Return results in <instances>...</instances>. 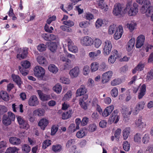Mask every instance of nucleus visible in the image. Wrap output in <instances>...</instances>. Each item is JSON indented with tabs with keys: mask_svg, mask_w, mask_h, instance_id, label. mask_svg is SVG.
Wrapping results in <instances>:
<instances>
[{
	"mask_svg": "<svg viewBox=\"0 0 153 153\" xmlns=\"http://www.w3.org/2000/svg\"><path fill=\"white\" fill-rule=\"evenodd\" d=\"M136 25V24L135 23L132 22H131L129 24H128L127 26L130 31L131 32H132L134 30L135 27Z\"/></svg>",
	"mask_w": 153,
	"mask_h": 153,
	"instance_id": "52",
	"label": "nucleus"
},
{
	"mask_svg": "<svg viewBox=\"0 0 153 153\" xmlns=\"http://www.w3.org/2000/svg\"><path fill=\"white\" fill-rule=\"evenodd\" d=\"M22 151L23 153H28L30 151L31 148L27 144H25L22 145Z\"/></svg>",
	"mask_w": 153,
	"mask_h": 153,
	"instance_id": "30",
	"label": "nucleus"
},
{
	"mask_svg": "<svg viewBox=\"0 0 153 153\" xmlns=\"http://www.w3.org/2000/svg\"><path fill=\"white\" fill-rule=\"evenodd\" d=\"M58 129V127L55 125L52 126L51 129V135H54Z\"/></svg>",
	"mask_w": 153,
	"mask_h": 153,
	"instance_id": "62",
	"label": "nucleus"
},
{
	"mask_svg": "<svg viewBox=\"0 0 153 153\" xmlns=\"http://www.w3.org/2000/svg\"><path fill=\"white\" fill-rule=\"evenodd\" d=\"M21 65L22 68L27 69L30 66V63L29 61L26 60L22 62Z\"/></svg>",
	"mask_w": 153,
	"mask_h": 153,
	"instance_id": "42",
	"label": "nucleus"
},
{
	"mask_svg": "<svg viewBox=\"0 0 153 153\" xmlns=\"http://www.w3.org/2000/svg\"><path fill=\"white\" fill-rule=\"evenodd\" d=\"M135 43L134 38H131L128 42L126 45V49L128 51H131L133 48Z\"/></svg>",
	"mask_w": 153,
	"mask_h": 153,
	"instance_id": "24",
	"label": "nucleus"
},
{
	"mask_svg": "<svg viewBox=\"0 0 153 153\" xmlns=\"http://www.w3.org/2000/svg\"><path fill=\"white\" fill-rule=\"evenodd\" d=\"M130 128L129 127L125 128L123 131V137L124 140L128 138L130 133Z\"/></svg>",
	"mask_w": 153,
	"mask_h": 153,
	"instance_id": "34",
	"label": "nucleus"
},
{
	"mask_svg": "<svg viewBox=\"0 0 153 153\" xmlns=\"http://www.w3.org/2000/svg\"><path fill=\"white\" fill-rule=\"evenodd\" d=\"M145 65L143 63L141 62H140L138 64L136 67V69H137L139 71H142L144 68Z\"/></svg>",
	"mask_w": 153,
	"mask_h": 153,
	"instance_id": "58",
	"label": "nucleus"
},
{
	"mask_svg": "<svg viewBox=\"0 0 153 153\" xmlns=\"http://www.w3.org/2000/svg\"><path fill=\"white\" fill-rule=\"evenodd\" d=\"M90 68L88 65H85L84 67L83 70V74L85 75H87L90 72Z\"/></svg>",
	"mask_w": 153,
	"mask_h": 153,
	"instance_id": "54",
	"label": "nucleus"
},
{
	"mask_svg": "<svg viewBox=\"0 0 153 153\" xmlns=\"http://www.w3.org/2000/svg\"><path fill=\"white\" fill-rule=\"evenodd\" d=\"M147 78L148 80H151L153 79V70L151 69L147 74Z\"/></svg>",
	"mask_w": 153,
	"mask_h": 153,
	"instance_id": "63",
	"label": "nucleus"
},
{
	"mask_svg": "<svg viewBox=\"0 0 153 153\" xmlns=\"http://www.w3.org/2000/svg\"><path fill=\"white\" fill-rule=\"evenodd\" d=\"M99 68L100 71H105L107 68V67L105 62H102L99 66Z\"/></svg>",
	"mask_w": 153,
	"mask_h": 153,
	"instance_id": "57",
	"label": "nucleus"
},
{
	"mask_svg": "<svg viewBox=\"0 0 153 153\" xmlns=\"http://www.w3.org/2000/svg\"><path fill=\"white\" fill-rule=\"evenodd\" d=\"M112 74V72L110 71L104 73L102 76V83L105 84L108 82L111 78Z\"/></svg>",
	"mask_w": 153,
	"mask_h": 153,
	"instance_id": "8",
	"label": "nucleus"
},
{
	"mask_svg": "<svg viewBox=\"0 0 153 153\" xmlns=\"http://www.w3.org/2000/svg\"><path fill=\"white\" fill-rule=\"evenodd\" d=\"M79 73V70L78 67H74L70 71L69 74L72 78L77 77Z\"/></svg>",
	"mask_w": 153,
	"mask_h": 153,
	"instance_id": "17",
	"label": "nucleus"
},
{
	"mask_svg": "<svg viewBox=\"0 0 153 153\" xmlns=\"http://www.w3.org/2000/svg\"><path fill=\"white\" fill-rule=\"evenodd\" d=\"M46 45L43 44H39L37 47L38 50L40 52L45 51L46 50Z\"/></svg>",
	"mask_w": 153,
	"mask_h": 153,
	"instance_id": "49",
	"label": "nucleus"
},
{
	"mask_svg": "<svg viewBox=\"0 0 153 153\" xmlns=\"http://www.w3.org/2000/svg\"><path fill=\"white\" fill-rule=\"evenodd\" d=\"M136 125L139 128H142L146 125V123L142 120L141 117H140L135 122Z\"/></svg>",
	"mask_w": 153,
	"mask_h": 153,
	"instance_id": "27",
	"label": "nucleus"
},
{
	"mask_svg": "<svg viewBox=\"0 0 153 153\" xmlns=\"http://www.w3.org/2000/svg\"><path fill=\"white\" fill-rule=\"evenodd\" d=\"M146 86L145 84H143L141 86L140 92L138 93V98L139 99H141L146 94Z\"/></svg>",
	"mask_w": 153,
	"mask_h": 153,
	"instance_id": "21",
	"label": "nucleus"
},
{
	"mask_svg": "<svg viewBox=\"0 0 153 153\" xmlns=\"http://www.w3.org/2000/svg\"><path fill=\"white\" fill-rule=\"evenodd\" d=\"M62 86L59 84H56L53 88V90L57 93L59 94L62 90Z\"/></svg>",
	"mask_w": 153,
	"mask_h": 153,
	"instance_id": "44",
	"label": "nucleus"
},
{
	"mask_svg": "<svg viewBox=\"0 0 153 153\" xmlns=\"http://www.w3.org/2000/svg\"><path fill=\"white\" fill-rule=\"evenodd\" d=\"M101 53V51L100 50H97L96 52H90L89 55L91 58H94L100 55Z\"/></svg>",
	"mask_w": 153,
	"mask_h": 153,
	"instance_id": "36",
	"label": "nucleus"
},
{
	"mask_svg": "<svg viewBox=\"0 0 153 153\" xmlns=\"http://www.w3.org/2000/svg\"><path fill=\"white\" fill-rule=\"evenodd\" d=\"M94 47L97 48H99L102 43V41L98 38H96L94 41Z\"/></svg>",
	"mask_w": 153,
	"mask_h": 153,
	"instance_id": "45",
	"label": "nucleus"
},
{
	"mask_svg": "<svg viewBox=\"0 0 153 153\" xmlns=\"http://www.w3.org/2000/svg\"><path fill=\"white\" fill-rule=\"evenodd\" d=\"M0 98L6 101H9L10 98L8 94L6 91H3L0 92Z\"/></svg>",
	"mask_w": 153,
	"mask_h": 153,
	"instance_id": "28",
	"label": "nucleus"
},
{
	"mask_svg": "<svg viewBox=\"0 0 153 153\" xmlns=\"http://www.w3.org/2000/svg\"><path fill=\"white\" fill-rule=\"evenodd\" d=\"M56 18V16L54 15L49 18L46 21L48 25L50 24L53 21H55Z\"/></svg>",
	"mask_w": 153,
	"mask_h": 153,
	"instance_id": "64",
	"label": "nucleus"
},
{
	"mask_svg": "<svg viewBox=\"0 0 153 153\" xmlns=\"http://www.w3.org/2000/svg\"><path fill=\"white\" fill-rule=\"evenodd\" d=\"M48 47L52 52H54L57 48V45L55 42H51L48 43Z\"/></svg>",
	"mask_w": 153,
	"mask_h": 153,
	"instance_id": "33",
	"label": "nucleus"
},
{
	"mask_svg": "<svg viewBox=\"0 0 153 153\" xmlns=\"http://www.w3.org/2000/svg\"><path fill=\"white\" fill-rule=\"evenodd\" d=\"M68 50L72 52L76 53L78 51L77 47L74 45V43L70 39H68Z\"/></svg>",
	"mask_w": 153,
	"mask_h": 153,
	"instance_id": "14",
	"label": "nucleus"
},
{
	"mask_svg": "<svg viewBox=\"0 0 153 153\" xmlns=\"http://www.w3.org/2000/svg\"><path fill=\"white\" fill-rule=\"evenodd\" d=\"M145 36L143 35H140L137 38L136 47V48H141L144 44L145 41Z\"/></svg>",
	"mask_w": 153,
	"mask_h": 153,
	"instance_id": "12",
	"label": "nucleus"
},
{
	"mask_svg": "<svg viewBox=\"0 0 153 153\" xmlns=\"http://www.w3.org/2000/svg\"><path fill=\"white\" fill-rule=\"evenodd\" d=\"M123 148L126 151H128L130 148V144L128 143L127 141L124 142L123 143Z\"/></svg>",
	"mask_w": 153,
	"mask_h": 153,
	"instance_id": "53",
	"label": "nucleus"
},
{
	"mask_svg": "<svg viewBox=\"0 0 153 153\" xmlns=\"http://www.w3.org/2000/svg\"><path fill=\"white\" fill-rule=\"evenodd\" d=\"M145 104V102L144 101L139 102L136 105L135 110L133 111V114L134 115H137L140 111L144 108Z\"/></svg>",
	"mask_w": 153,
	"mask_h": 153,
	"instance_id": "7",
	"label": "nucleus"
},
{
	"mask_svg": "<svg viewBox=\"0 0 153 153\" xmlns=\"http://www.w3.org/2000/svg\"><path fill=\"white\" fill-rule=\"evenodd\" d=\"M134 141L137 143L140 142L141 141L140 134L139 133H137L134 136Z\"/></svg>",
	"mask_w": 153,
	"mask_h": 153,
	"instance_id": "56",
	"label": "nucleus"
},
{
	"mask_svg": "<svg viewBox=\"0 0 153 153\" xmlns=\"http://www.w3.org/2000/svg\"><path fill=\"white\" fill-rule=\"evenodd\" d=\"M11 77L13 81L16 83L19 88H20L22 82V81L20 77L18 75L13 74L11 75Z\"/></svg>",
	"mask_w": 153,
	"mask_h": 153,
	"instance_id": "20",
	"label": "nucleus"
},
{
	"mask_svg": "<svg viewBox=\"0 0 153 153\" xmlns=\"http://www.w3.org/2000/svg\"><path fill=\"white\" fill-rule=\"evenodd\" d=\"M44 113V110L41 108L35 110L33 111V114L34 115L39 117L43 116Z\"/></svg>",
	"mask_w": 153,
	"mask_h": 153,
	"instance_id": "29",
	"label": "nucleus"
},
{
	"mask_svg": "<svg viewBox=\"0 0 153 153\" xmlns=\"http://www.w3.org/2000/svg\"><path fill=\"white\" fill-rule=\"evenodd\" d=\"M76 129H77L76 128L75 124L72 123L70 125L68 129V132L71 133L74 132Z\"/></svg>",
	"mask_w": 153,
	"mask_h": 153,
	"instance_id": "41",
	"label": "nucleus"
},
{
	"mask_svg": "<svg viewBox=\"0 0 153 153\" xmlns=\"http://www.w3.org/2000/svg\"><path fill=\"white\" fill-rule=\"evenodd\" d=\"M123 7L121 4L119 3L116 4L114 6L113 13L115 16H118L120 14Z\"/></svg>",
	"mask_w": 153,
	"mask_h": 153,
	"instance_id": "9",
	"label": "nucleus"
},
{
	"mask_svg": "<svg viewBox=\"0 0 153 153\" xmlns=\"http://www.w3.org/2000/svg\"><path fill=\"white\" fill-rule=\"evenodd\" d=\"M19 149L16 147H10L7 149L6 153H18Z\"/></svg>",
	"mask_w": 153,
	"mask_h": 153,
	"instance_id": "35",
	"label": "nucleus"
},
{
	"mask_svg": "<svg viewBox=\"0 0 153 153\" xmlns=\"http://www.w3.org/2000/svg\"><path fill=\"white\" fill-rule=\"evenodd\" d=\"M27 49L26 48L23 49L21 54H18L17 55L16 57L20 60L25 58L27 56Z\"/></svg>",
	"mask_w": 153,
	"mask_h": 153,
	"instance_id": "26",
	"label": "nucleus"
},
{
	"mask_svg": "<svg viewBox=\"0 0 153 153\" xmlns=\"http://www.w3.org/2000/svg\"><path fill=\"white\" fill-rule=\"evenodd\" d=\"M9 141L11 144L15 145H19L21 143L20 139L15 137H10L9 139Z\"/></svg>",
	"mask_w": 153,
	"mask_h": 153,
	"instance_id": "25",
	"label": "nucleus"
},
{
	"mask_svg": "<svg viewBox=\"0 0 153 153\" xmlns=\"http://www.w3.org/2000/svg\"><path fill=\"white\" fill-rule=\"evenodd\" d=\"M85 130L84 129H82L78 131L76 134V137L79 138H81L86 135L85 132Z\"/></svg>",
	"mask_w": 153,
	"mask_h": 153,
	"instance_id": "31",
	"label": "nucleus"
},
{
	"mask_svg": "<svg viewBox=\"0 0 153 153\" xmlns=\"http://www.w3.org/2000/svg\"><path fill=\"white\" fill-rule=\"evenodd\" d=\"M99 67V63L96 62H92L91 65V70L92 72L97 71Z\"/></svg>",
	"mask_w": 153,
	"mask_h": 153,
	"instance_id": "32",
	"label": "nucleus"
},
{
	"mask_svg": "<svg viewBox=\"0 0 153 153\" xmlns=\"http://www.w3.org/2000/svg\"><path fill=\"white\" fill-rule=\"evenodd\" d=\"M49 124V121L46 118L41 119L38 122V125L41 129L44 130Z\"/></svg>",
	"mask_w": 153,
	"mask_h": 153,
	"instance_id": "15",
	"label": "nucleus"
},
{
	"mask_svg": "<svg viewBox=\"0 0 153 153\" xmlns=\"http://www.w3.org/2000/svg\"><path fill=\"white\" fill-rule=\"evenodd\" d=\"M123 28L122 26L119 25L115 32V33L114 34V38L115 39L118 40L120 38L123 33Z\"/></svg>",
	"mask_w": 153,
	"mask_h": 153,
	"instance_id": "13",
	"label": "nucleus"
},
{
	"mask_svg": "<svg viewBox=\"0 0 153 153\" xmlns=\"http://www.w3.org/2000/svg\"><path fill=\"white\" fill-rule=\"evenodd\" d=\"M15 118L14 114L12 112H8L7 114L4 115L2 118L3 123L5 125H9L11 123L12 121L14 120Z\"/></svg>",
	"mask_w": 153,
	"mask_h": 153,
	"instance_id": "1",
	"label": "nucleus"
},
{
	"mask_svg": "<svg viewBox=\"0 0 153 153\" xmlns=\"http://www.w3.org/2000/svg\"><path fill=\"white\" fill-rule=\"evenodd\" d=\"M88 98V96L87 95H85L82 97L80 98L79 100V104L81 107L84 110H86L88 108V105L87 103L85 102Z\"/></svg>",
	"mask_w": 153,
	"mask_h": 153,
	"instance_id": "10",
	"label": "nucleus"
},
{
	"mask_svg": "<svg viewBox=\"0 0 153 153\" xmlns=\"http://www.w3.org/2000/svg\"><path fill=\"white\" fill-rule=\"evenodd\" d=\"M110 94L111 96L114 97H116L118 95V91L117 88L114 87L111 91Z\"/></svg>",
	"mask_w": 153,
	"mask_h": 153,
	"instance_id": "40",
	"label": "nucleus"
},
{
	"mask_svg": "<svg viewBox=\"0 0 153 153\" xmlns=\"http://www.w3.org/2000/svg\"><path fill=\"white\" fill-rule=\"evenodd\" d=\"M93 39L87 36L82 37L80 40L81 44L83 46H91L93 45Z\"/></svg>",
	"mask_w": 153,
	"mask_h": 153,
	"instance_id": "4",
	"label": "nucleus"
},
{
	"mask_svg": "<svg viewBox=\"0 0 153 153\" xmlns=\"http://www.w3.org/2000/svg\"><path fill=\"white\" fill-rule=\"evenodd\" d=\"M149 135L148 134H146L144 135V137L142 138V141L143 143H147L149 140Z\"/></svg>",
	"mask_w": 153,
	"mask_h": 153,
	"instance_id": "59",
	"label": "nucleus"
},
{
	"mask_svg": "<svg viewBox=\"0 0 153 153\" xmlns=\"http://www.w3.org/2000/svg\"><path fill=\"white\" fill-rule=\"evenodd\" d=\"M103 21L102 19H98L95 23V25L97 28L101 27L103 24Z\"/></svg>",
	"mask_w": 153,
	"mask_h": 153,
	"instance_id": "55",
	"label": "nucleus"
},
{
	"mask_svg": "<svg viewBox=\"0 0 153 153\" xmlns=\"http://www.w3.org/2000/svg\"><path fill=\"white\" fill-rule=\"evenodd\" d=\"M88 118L85 117L83 118L82 121L81 125L82 126H84L86 125L88 122Z\"/></svg>",
	"mask_w": 153,
	"mask_h": 153,
	"instance_id": "61",
	"label": "nucleus"
},
{
	"mask_svg": "<svg viewBox=\"0 0 153 153\" xmlns=\"http://www.w3.org/2000/svg\"><path fill=\"white\" fill-rule=\"evenodd\" d=\"M114 109V106L111 105L107 107L104 110L102 115L104 117H106L109 115Z\"/></svg>",
	"mask_w": 153,
	"mask_h": 153,
	"instance_id": "16",
	"label": "nucleus"
},
{
	"mask_svg": "<svg viewBox=\"0 0 153 153\" xmlns=\"http://www.w3.org/2000/svg\"><path fill=\"white\" fill-rule=\"evenodd\" d=\"M19 68V71L23 76H26L28 74L29 71L27 69L21 68L20 66Z\"/></svg>",
	"mask_w": 153,
	"mask_h": 153,
	"instance_id": "48",
	"label": "nucleus"
},
{
	"mask_svg": "<svg viewBox=\"0 0 153 153\" xmlns=\"http://www.w3.org/2000/svg\"><path fill=\"white\" fill-rule=\"evenodd\" d=\"M53 28L52 26L49 27L46 24L44 26V30L45 31L48 33H51L53 32Z\"/></svg>",
	"mask_w": 153,
	"mask_h": 153,
	"instance_id": "50",
	"label": "nucleus"
},
{
	"mask_svg": "<svg viewBox=\"0 0 153 153\" xmlns=\"http://www.w3.org/2000/svg\"><path fill=\"white\" fill-rule=\"evenodd\" d=\"M89 25V22L87 21H82L79 24L80 27L82 28L86 27Z\"/></svg>",
	"mask_w": 153,
	"mask_h": 153,
	"instance_id": "60",
	"label": "nucleus"
},
{
	"mask_svg": "<svg viewBox=\"0 0 153 153\" xmlns=\"http://www.w3.org/2000/svg\"><path fill=\"white\" fill-rule=\"evenodd\" d=\"M131 4L128 3L126 5L125 10H129L128 13L129 16H134L136 15L138 12V5L136 3H134L132 6H130Z\"/></svg>",
	"mask_w": 153,
	"mask_h": 153,
	"instance_id": "2",
	"label": "nucleus"
},
{
	"mask_svg": "<svg viewBox=\"0 0 153 153\" xmlns=\"http://www.w3.org/2000/svg\"><path fill=\"white\" fill-rule=\"evenodd\" d=\"M104 46L103 48V53L105 55H108L111 52L112 48V44L111 41L107 40L104 43Z\"/></svg>",
	"mask_w": 153,
	"mask_h": 153,
	"instance_id": "6",
	"label": "nucleus"
},
{
	"mask_svg": "<svg viewBox=\"0 0 153 153\" xmlns=\"http://www.w3.org/2000/svg\"><path fill=\"white\" fill-rule=\"evenodd\" d=\"M17 118L20 128L28 129L29 128L27 122L25 120L21 117L18 116Z\"/></svg>",
	"mask_w": 153,
	"mask_h": 153,
	"instance_id": "5",
	"label": "nucleus"
},
{
	"mask_svg": "<svg viewBox=\"0 0 153 153\" xmlns=\"http://www.w3.org/2000/svg\"><path fill=\"white\" fill-rule=\"evenodd\" d=\"M29 105L31 106H36L39 103V101L37 96L35 95L32 96L28 101Z\"/></svg>",
	"mask_w": 153,
	"mask_h": 153,
	"instance_id": "11",
	"label": "nucleus"
},
{
	"mask_svg": "<svg viewBox=\"0 0 153 153\" xmlns=\"http://www.w3.org/2000/svg\"><path fill=\"white\" fill-rule=\"evenodd\" d=\"M121 113L123 114L126 115H130L132 111H128V108L125 107H123L121 110Z\"/></svg>",
	"mask_w": 153,
	"mask_h": 153,
	"instance_id": "37",
	"label": "nucleus"
},
{
	"mask_svg": "<svg viewBox=\"0 0 153 153\" xmlns=\"http://www.w3.org/2000/svg\"><path fill=\"white\" fill-rule=\"evenodd\" d=\"M37 60L38 63L42 66H46L48 63L46 59L44 56L39 55L37 56Z\"/></svg>",
	"mask_w": 153,
	"mask_h": 153,
	"instance_id": "22",
	"label": "nucleus"
},
{
	"mask_svg": "<svg viewBox=\"0 0 153 153\" xmlns=\"http://www.w3.org/2000/svg\"><path fill=\"white\" fill-rule=\"evenodd\" d=\"M117 27L116 25L114 24L110 26L108 29V33L109 34H112L114 32V31H116Z\"/></svg>",
	"mask_w": 153,
	"mask_h": 153,
	"instance_id": "39",
	"label": "nucleus"
},
{
	"mask_svg": "<svg viewBox=\"0 0 153 153\" xmlns=\"http://www.w3.org/2000/svg\"><path fill=\"white\" fill-rule=\"evenodd\" d=\"M97 129V126L94 124H91L89 125L88 127V131H89L92 132L95 131Z\"/></svg>",
	"mask_w": 153,
	"mask_h": 153,
	"instance_id": "51",
	"label": "nucleus"
},
{
	"mask_svg": "<svg viewBox=\"0 0 153 153\" xmlns=\"http://www.w3.org/2000/svg\"><path fill=\"white\" fill-rule=\"evenodd\" d=\"M121 82V80L120 79H113L111 82V85L112 86H116L120 84Z\"/></svg>",
	"mask_w": 153,
	"mask_h": 153,
	"instance_id": "47",
	"label": "nucleus"
},
{
	"mask_svg": "<svg viewBox=\"0 0 153 153\" xmlns=\"http://www.w3.org/2000/svg\"><path fill=\"white\" fill-rule=\"evenodd\" d=\"M45 74V70L42 67L39 66H36L34 68V74L38 78L42 79Z\"/></svg>",
	"mask_w": 153,
	"mask_h": 153,
	"instance_id": "3",
	"label": "nucleus"
},
{
	"mask_svg": "<svg viewBox=\"0 0 153 153\" xmlns=\"http://www.w3.org/2000/svg\"><path fill=\"white\" fill-rule=\"evenodd\" d=\"M52 149L55 152H59L61 150V146L59 144L53 145L52 147Z\"/></svg>",
	"mask_w": 153,
	"mask_h": 153,
	"instance_id": "46",
	"label": "nucleus"
},
{
	"mask_svg": "<svg viewBox=\"0 0 153 153\" xmlns=\"http://www.w3.org/2000/svg\"><path fill=\"white\" fill-rule=\"evenodd\" d=\"M51 143V141L49 140H45L42 143V148L44 149H46L48 147L50 146Z\"/></svg>",
	"mask_w": 153,
	"mask_h": 153,
	"instance_id": "43",
	"label": "nucleus"
},
{
	"mask_svg": "<svg viewBox=\"0 0 153 153\" xmlns=\"http://www.w3.org/2000/svg\"><path fill=\"white\" fill-rule=\"evenodd\" d=\"M37 92L40 99L43 101L48 100L51 99L50 95L44 94L40 90H38Z\"/></svg>",
	"mask_w": 153,
	"mask_h": 153,
	"instance_id": "18",
	"label": "nucleus"
},
{
	"mask_svg": "<svg viewBox=\"0 0 153 153\" xmlns=\"http://www.w3.org/2000/svg\"><path fill=\"white\" fill-rule=\"evenodd\" d=\"M49 70L53 73H56L58 71V69L55 65L53 64H51L48 66Z\"/></svg>",
	"mask_w": 153,
	"mask_h": 153,
	"instance_id": "38",
	"label": "nucleus"
},
{
	"mask_svg": "<svg viewBox=\"0 0 153 153\" xmlns=\"http://www.w3.org/2000/svg\"><path fill=\"white\" fill-rule=\"evenodd\" d=\"M87 89L85 86L84 85L81 86L80 88L78 89L76 92V96H80L82 95H84L86 93Z\"/></svg>",
	"mask_w": 153,
	"mask_h": 153,
	"instance_id": "19",
	"label": "nucleus"
},
{
	"mask_svg": "<svg viewBox=\"0 0 153 153\" xmlns=\"http://www.w3.org/2000/svg\"><path fill=\"white\" fill-rule=\"evenodd\" d=\"M108 0H100L98 6L101 9L104 10L105 11H107L108 9V6L106 4L105 2Z\"/></svg>",
	"mask_w": 153,
	"mask_h": 153,
	"instance_id": "23",
	"label": "nucleus"
}]
</instances>
